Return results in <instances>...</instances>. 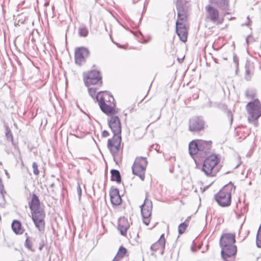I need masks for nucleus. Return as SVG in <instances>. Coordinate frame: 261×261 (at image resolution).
<instances>
[{
	"instance_id": "nucleus-7",
	"label": "nucleus",
	"mask_w": 261,
	"mask_h": 261,
	"mask_svg": "<svg viewBox=\"0 0 261 261\" xmlns=\"http://www.w3.org/2000/svg\"><path fill=\"white\" fill-rule=\"evenodd\" d=\"M205 18L207 21L211 22L216 25L222 24L224 21L223 17L220 15L218 10L211 5L205 7Z\"/></svg>"
},
{
	"instance_id": "nucleus-24",
	"label": "nucleus",
	"mask_w": 261,
	"mask_h": 261,
	"mask_svg": "<svg viewBox=\"0 0 261 261\" xmlns=\"http://www.w3.org/2000/svg\"><path fill=\"white\" fill-rule=\"evenodd\" d=\"M111 180L116 181L117 182L119 183L121 181V176L120 172L118 170L113 169L111 171Z\"/></svg>"
},
{
	"instance_id": "nucleus-46",
	"label": "nucleus",
	"mask_w": 261,
	"mask_h": 261,
	"mask_svg": "<svg viewBox=\"0 0 261 261\" xmlns=\"http://www.w3.org/2000/svg\"><path fill=\"white\" fill-rule=\"evenodd\" d=\"M6 135H7V137H8V138L9 137H10V135H9V134H6Z\"/></svg>"
},
{
	"instance_id": "nucleus-47",
	"label": "nucleus",
	"mask_w": 261,
	"mask_h": 261,
	"mask_svg": "<svg viewBox=\"0 0 261 261\" xmlns=\"http://www.w3.org/2000/svg\"><path fill=\"white\" fill-rule=\"evenodd\" d=\"M6 135H7V137H8V138L9 137H10V135H9V134H6Z\"/></svg>"
},
{
	"instance_id": "nucleus-3",
	"label": "nucleus",
	"mask_w": 261,
	"mask_h": 261,
	"mask_svg": "<svg viewBox=\"0 0 261 261\" xmlns=\"http://www.w3.org/2000/svg\"><path fill=\"white\" fill-rule=\"evenodd\" d=\"M235 236L231 233H226L223 235L220 241V245L222 248L221 256L224 260L230 257L237 253V247L234 245Z\"/></svg>"
},
{
	"instance_id": "nucleus-49",
	"label": "nucleus",
	"mask_w": 261,
	"mask_h": 261,
	"mask_svg": "<svg viewBox=\"0 0 261 261\" xmlns=\"http://www.w3.org/2000/svg\"><path fill=\"white\" fill-rule=\"evenodd\" d=\"M48 4H45V6H47Z\"/></svg>"
},
{
	"instance_id": "nucleus-12",
	"label": "nucleus",
	"mask_w": 261,
	"mask_h": 261,
	"mask_svg": "<svg viewBox=\"0 0 261 261\" xmlns=\"http://www.w3.org/2000/svg\"><path fill=\"white\" fill-rule=\"evenodd\" d=\"M204 122L203 120L199 117L192 118L189 121V130L191 132L199 131L203 129Z\"/></svg>"
},
{
	"instance_id": "nucleus-11",
	"label": "nucleus",
	"mask_w": 261,
	"mask_h": 261,
	"mask_svg": "<svg viewBox=\"0 0 261 261\" xmlns=\"http://www.w3.org/2000/svg\"><path fill=\"white\" fill-rule=\"evenodd\" d=\"M89 51L85 47H81L77 48L75 50V62L79 65L84 63L86 59L88 57Z\"/></svg>"
},
{
	"instance_id": "nucleus-25",
	"label": "nucleus",
	"mask_w": 261,
	"mask_h": 261,
	"mask_svg": "<svg viewBox=\"0 0 261 261\" xmlns=\"http://www.w3.org/2000/svg\"><path fill=\"white\" fill-rule=\"evenodd\" d=\"M79 34L81 37H85L88 35V30L86 27L85 25H81L79 27Z\"/></svg>"
},
{
	"instance_id": "nucleus-39",
	"label": "nucleus",
	"mask_w": 261,
	"mask_h": 261,
	"mask_svg": "<svg viewBox=\"0 0 261 261\" xmlns=\"http://www.w3.org/2000/svg\"><path fill=\"white\" fill-rule=\"evenodd\" d=\"M245 95H246V97H247L248 98H252L253 97L252 95L250 94L248 91H246Z\"/></svg>"
},
{
	"instance_id": "nucleus-41",
	"label": "nucleus",
	"mask_w": 261,
	"mask_h": 261,
	"mask_svg": "<svg viewBox=\"0 0 261 261\" xmlns=\"http://www.w3.org/2000/svg\"><path fill=\"white\" fill-rule=\"evenodd\" d=\"M190 219V217H189L187 218V219L185 221V222H187L188 223V225L189 224V222Z\"/></svg>"
},
{
	"instance_id": "nucleus-38",
	"label": "nucleus",
	"mask_w": 261,
	"mask_h": 261,
	"mask_svg": "<svg viewBox=\"0 0 261 261\" xmlns=\"http://www.w3.org/2000/svg\"><path fill=\"white\" fill-rule=\"evenodd\" d=\"M109 134L108 131L103 130L102 132V137H108L109 136Z\"/></svg>"
},
{
	"instance_id": "nucleus-45",
	"label": "nucleus",
	"mask_w": 261,
	"mask_h": 261,
	"mask_svg": "<svg viewBox=\"0 0 261 261\" xmlns=\"http://www.w3.org/2000/svg\"><path fill=\"white\" fill-rule=\"evenodd\" d=\"M137 1H138V0H133L134 4H135Z\"/></svg>"
},
{
	"instance_id": "nucleus-17",
	"label": "nucleus",
	"mask_w": 261,
	"mask_h": 261,
	"mask_svg": "<svg viewBox=\"0 0 261 261\" xmlns=\"http://www.w3.org/2000/svg\"><path fill=\"white\" fill-rule=\"evenodd\" d=\"M98 95H96V98L99 102L98 103L101 111L107 114L113 113L114 110L113 107L107 105L105 101L104 98H100V99L98 100Z\"/></svg>"
},
{
	"instance_id": "nucleus-30",
	"label": "nucleus",
	"mask_w": 261,
	"mask_h": 261,
	"mask_svg": "<svg viewBox=\"0 0 261 261\" xmlns=\"http://www.w3.org/2000/svg\"><path fill=\"white\" fill-rule=\"evenodd\" d=\"M88 92L89 93V95L92 97L94 98L95 96V94L96 92V89L93 88H88Z\"/></svg>"
},
{
	"instance_id": "nucleus-37",
	"label": "nucleus",
	"mask_w": 261,
	"mask_h": 261,
	"mask_svg": "<svg viewBox=\"0 0 261 261\" xmlns=\"http://www.w3.org/2000/svg\"><path fill=\"white\" fill-rule=\"evenodd\" d=\"M247 20H248L247 22L245 23V24H243L242 25H245L248 26L250 24V23H251V20L250 19L249 17L248 16L247 17Z\"/></svg>"
},
{
	"instance_id": "nucleus-10",
	"label": "nucleus",
	"mask_w": 261,
	"mask_h": 261,
	"mask_svg": "<svg viewBox=\"0 0 261 261\" xmlns=\"http://www.w3.org/2000/svg\"><path fill=\"white\" fill-rule=\"evenodd\" d=\"M181 17H178L176 22V31L180 40L185 42L187 40L188 31L186 27L185 22L187 21V17H184L183 19Z\"/></svg>"
},
{
	"instance_id": "nucleus-52",
	"label": "nucleus",
	"mask_w": 261,
	"mask_h": 261,
	"mask_svg": "<svg viewBox=\"0 0 261 261\" xmlns=\"http://www.w3.org/2000/svg\"><path fill=\"white\" fill-rule=\"evenodd\" d=\"M112 261H113V260Z\"/></svg>"
},
{
	"instance_id": "nucleus-33",
	"label": "nucleus",
	"mask_w": 261,
	"mask_h": 261,
	"mask_svg": "<svg viewBox=\"0 0 261 261\" xmlns=\"http://www.w3.org/2000/svg\"><path fill=\"white\" fill-rule=\"evenodd\" d=\"M149 218L150 217H147L146 218L145 217H143V222L146 225H148L149 223V222H150V220H149Z\"/></svg>"
},
{
	"instance_id": "nucleus-28",
	"label": "nucleus",
	"mask_w": 261,
	"mask_h": 261,
	"mask_svg": "<svg viewBox=\"0 0 261 261\" xmlns=\"http://www.w3.org/2000/svg\"><path fill=\"white\" fill-rule=\"evenodd\" d=\"M256 244L257 247L261 248V232L259 231L256 235Z\"/></svg>"
},
{
	"instance_id": "nucleus-16",
	"label": "nucleus",
	"mask_w": 261,
	"mask_h": 261,
	"mask_svg": "<svg viewBox=\"0 0 261 261\" xmlns=\"http://www.w3.org/2000/svg\"><path fill=\"white\" fill-rule=\"evenodd\" d=\"M165 243L166 241L164 238V234H162L159 240L150 246V249L153 251H156L159 250L160 251L161 254L163 255L164 252Z\"/></svg>"
},
{
	"instance_id": "nucleus-42",
	"label": "nucleus",
	"mask_w": 261,
	"mask_h": 261,
	"mask_svg": "<svg viewBox=\"0 0 261 261\" xmlns=\"http://www.w3.org/2000/svg\"><path fill=\"white\" fill-rule=\"evenodd\" d=\"M250 37V36H248L247 38L246 39V42L247 43H248V40H249V38Z\"/></svg>"
},
{
	"instance_id": "nucleus-8",
	"label": "nucleus",
	"mask_w": 261,
	"mask_h": 261,
	"mask_svg": "<svg viewBox=\"0 0 261 261\" xmlns=\"http://www.w3.org/2000/svg\"><path fill=\"white\" fill-rule=\"evenodd\" d=\"M218 163V159L216 155H211L205 159L202 170L208 176H214L217 172L215 167Z\"/></svg>"
},
{
	"instance_id": "nucleus-43",
	"label": "nucleus",
	"mask_w": 261,
	"mask_h": 261,
	"mask_svg": "<svg viewBox=\"0 0 261 261\" xmlns=\"http://www.w3.org/2000/svg\"><path fill=\"white\" fill-rule=\"evenodd\" d=\"M258 231H259V232H261V224H260V226H259V229H258Z\"/></svg>"
},
{
	"instance_id": "nucleus-19",
	"label": "nucleus",
	"mask_w": 261,
	"mask_h": 261,
	"mask_svg": "<svg viewBox=\"0 0 261 261\" xmlns=\"http://www.w3.org/2000/svg\"><path fill=\"white\" fill-rule=\"evenodd\" d=\"M129 227V224L127 220L125 218H120L118 221V230L120 231V233L125 236L126 234L127 230Z\"/></svg>"
},
{
	"instance_id": "nucleus-44",
	"label": "nucleus",
	"mask_w": 261,
	"mask_h": 261,
	"mask_svg": "<svg viewBox=\"0 0 261 261\" xmlns=\"http://www.w3.org/2000/svg\"><path fill=\"white\" fill-rule=\"evenodd\" d=\"M54 186V183L51 184L50 185V187L51 188H53Z\"/></svg>"
},
{
	"instance_id": "nucleus-20",
	"label": "nucleus",
	"mask_w": 261,
	"mask_h": 261,
	"mask_svg": "<svg viewBox=\"0 0 261 261\" xmlns=\"http://www.w3.org/2000/svg\"><path fill=\"white\" fill-rule=\"evenodd\" d=\"M209 1L211 4L216 5L221 10H228L229 3V0H209Z\"/></svg>"
},
{
	"instance_id": "nucleus-14",
	"label": "nucleus",
	"mask_w": 261,
	"mask_h": 261,
	"mask_svg": "<svg viewBox=\"0 0 261 261\" xmlns=\"http://www.w3.org/2000/svg\"><path fill=\"white\" fill-rule=\"evenodd\" d=\"M198 146L199 147V151L200 152V156H204L208 154L211 149L212 142L206 141L202 140H196Z\"/></svg>"
},
{
	"instance_id": "nucleus-22",
	"label": "nucleus",
	"mask_w": 261,
	"mask_h": 261,
	"mask_svg": "<svg viewBox=\"0 0 261 261\" xmlns=\"http://www.w3.org/2000/svg\"><path fill=\"white\" fill-rule=\"evenodd\" d=\"M13 231L16 234H21L22 233V230L21 228V225L19 221L17 220H14L11 225Z\"/></svg>"
},
{
	"instance_id": "nucleus-32",
	"label": "nucleus",
	"mask_w": 261,
	"mask_h": 261,
	"mask_svg": "<svg viewBox=\"0 0 261 261\" xmlns=\"http://www.w3.org/2000/svg\"><path fill=\"white\" fill-rule=\"evenodd\" d=\"M25 246L29 249L32 250V245L31 242L27 239L25 242Z\"/></svg>"
},
{
	"instance_id": "nucleus-36",
	"label": "nucleus",
	"mask_w": 261,
	"mask_h": 261,
	"mask_svg": "<svg viewBox=\"0 0 261 261\" xmlns=\"http://www.w3.org/2000/svg\"><path fill=\"white\" fill-rule=\"evenodd\" d=\"M227 115H228V116L229 117V118H230V123H231L232 122V120H233L232 114L231 112H228Z\"/></svg>"
},
{
	"instance_id": "nucleus-48",
	"label": "nucleus",
	"mask_w": 261,
	"mask_h": 261,
	"mask_svg": "<svg viewBox=\"0 0 261 261\" xmlns=\"http://www.w3.org/2000/svg\"><path fill=\"white\" fill-rule=\"evenodd\" d=\"M246 73H247V74H249V71H248V70H246Z\"/></svg>"
},
{
	"instance_id": "nucleus-13",
	"label": "nucleus",
	"mask_w": 261,
	"mask_h": 261,
	"mask_svg": "<svg viewBox=\"0 0 261 261\" xmlns=\"http://www.w3.org/2000/svg\"><path fill=\"white\" fill-rule=\"evenodd\" d=\"M190 0H176V6L177 11V17H181L183 19L187 17V4Z\"/></svg>"
},
{
	"instance_id": "nucleus-31",
	"label": "nucleus",
	"mask_w": 261,
	"mask_h": 261,
	"mask_svg": "<svg viewBox=\"0 0 261 261\" xmlns=\"http://www.w3.org/2000/svg\"><path fill=\"white\" fill-rule=\"evenodd\" d=\"M6 193L4 190V186L2 184V179L0 178V196L2 197H4V194Z\"/></svg>"
},
{
	"instance_id": "nucleus-50",
	"label": "nucleus",
	"mask_w": 261,
	"mask_h": 261,
	"mask_svg": "<svg viewBox=\"0 0 261 261\" xmlns=\"http://www.w3.org/2000/svg\"><path fill=\"white\" fill-rule=\"evenodd\" d=\"M18 261H23V260H18Z\"/></svg>"
},
{
	"instance_id": "nucleus-21",
	"label": "nucleus",
	"mask_w": 261,
	"mask_h": 261,
	"mask_svg": "<svg viewBox=\"0 0 261 261\" xmlns=\"http://www.w3.org/2000/svg\"><path fill=\"white\" fill-rule=\"evenodd\" d=\"M189 151L191 156L198 154L200 156L199 147L198 146L197 140L192 141L189 145Z\"/></svg>"
},
{
	"instance_id": "nucleus-2",
	"label": "nucleus",
	"mask_w": 261,
	"mask_h": 261,
	"mask_svg": "<svg viewBox=\"0 0 261 261\" xmlns=\"http://www.w3.org/2000/svg\"><path fill=\"white\" fill-rule=\"evenodd\" d=\"M31 210L33 221L35 226L39 231L43 230L45 227V212L40 207V203L38 196L34 194L31 202L29 203Z\"/></svg>"
},
{
	"instance_id": "nucleus-1",
	"label": "nucleus",
	"mask_w": 261,
	"mask_h": 261,
	"mask_svg": "<svg viewBox=\"0 0 261 261\" xmlns=\"http://www.w3.org/2000/svg\"><path fill=\"white\" fill-rule=\"evenodd\" d=\"M109 125L114 134L113 137L108 141V147L116 164L121 161L120 149L121 142V127L118 116L111 117L109 120Z\"/></svg>"
},
{
	"instance_id": "nucleus-40",
	"label": "nucleus",
	"mask_w": 261,
	"mask_h": 261,
	"mask_svg": "<svg viewBox=\"0 0 261 261\" xmlns=\"http://www.w3.org/2000/svg\"><path fill=\"white\" fill-rule=\"evenodd\" d=\"M5 174H6V175H7V177H8V178H10V175H9V174L8 173V171H7L6 170H5Z\"/></svg>"
},
{
	"instance_id": "nucleus-5",
	"label": "nucleus",
	"mask_w": 261,
	"mask_h": 261,
	"mask_svg": "<svg viewBox=\"0 0 261 261\" xmlns=\"http://www.w3.org/2000/svg\"><path fill=\"white\" fill-rule=\"evenodd\" d=\"M248 120L250 122L255 121L261 116V104L258 99L249 102L246 105Z\"/></svg>"
},
{
	"instance_id": "nucleus-15",
	"label": "nucleus",
	"mask_w": 261,
	"mask_h": 261,
	"mask_svg": "<svg viewBox=\"0 0 261 261\" xmlns=\"http://www.w3.org/2000/svg\"><path fill=\"white\" fill-rule=\"evenodd\" d=\"M142 217H150L151 215L152 204L151 201L145 199L143 204L140 206Z\"/></svg>"
},
{
	"instance_id": "nucleus-29",
	"label": "nucleus",
	"mask_w": 261,
	"mask_h": 261,
	"mask_svg": "<svg viewBox=\"0 0 261 261\" xmlns=\"http://www.w3.org/2000/svg\"><path fill=\"white\" fill-rule=\"evenodd\" d=\"M32 167L33 169V173L35 175H38L39 173V171L38 169V165L36 162H33L32 164Z\"/></svg>"
},
{
	"instance_id": "nucleus-27",
	"label": "nucleus",
	"mask_w": 261,
	"mask_h": 261,
	"mask_svg": "<svg viewBox=\"0 0 261 261\" xmlns=\"http://www.w3.org/2000/svg\"><path fill=\"white\" fill-rule=\"evenodd\" d=\"M100 98H105V101H108L110 103L113 102L114 101V98L112 95H110L108 93H104L102 96H101Z\"/></svg>"
},
{
	"instance_id": "nucleus-6",
	"label": "nucleus",
	"mask_w": 261,
	"mask_h": 261,
	"mask_svg": "<svg viewBox=\"0 0 261 261\" xmlns=\"http://www.w3.org/2000/svg\"><path fill=\"white\" fill-rule=\"evenodd\" d=\"M147 165L146 159L141 156L136 158L132 166L133 174L138 176L142 180L144 179Z\"/></svg>"
},
{
	"instance_id": "nucleus-34",
	"label": "nucleus",
	"mask_w": 261,
	"mask_h": 261,
	"mask_svg": "<svg viewBox=\"0 0 261 261\" xmlns=\"http://www.w3.org/2000/svg\"><path fill=\"white\" fill-rule=\"evenodd\" d=\"M77 192L79 197L80 198L81 195H82V189L79 184L78 185V186L77 188Z\"/></svg>"
},
{
	"instance_id": "nucleus-18",
	"label": "nucleus",
	"mask_w": 261,
	"mask_h": 261,
	"mask_svg": "<svg viewBox=\"0 0 261 261\" xmlns=\"http://www.w3.org/2000/svg\"><path fill=\"white\" fill-rule=\"evenodd\" d=\"M110 196L112 204L118 205L121 203V198L117 189L111 190L110 192Z\"/></svg>"
},
{
	"instance_id": "nucleus-4",
	"label": "nucleus",
	"mask_w": 261,
	"mask_h": 261,
	"mask_svg": "<svg viewBox=\"0 0 261 261\" xmlns=\"http://www.w3.org/2000/svg\"><path fill=\"white\" fill-rule=\"evenodd\" d=\"M234 189L235 187L231 182L225 186L215 195L218 204L222 207L229 206L231 204V193Z\"/></svg>"
},
{
	"instance_id": "nucleus-9",
	"label": "nucleus",
	"mask_w": 261,
	"mask_h": 261,
	"mask_svg": "<svg viewBox=\"0 0 261 261\" xmlns=\"http://www.w3.org/2000/svg\"><path fill=\"white\" fill-rule=\"evenodd\" d=\"M84 81L87 87L91 85H95L98 83L101 84V77L99 72L97 70H92L84 74Z\"/></svg>"
},
{
	"instance_id": "nucleus-23",
	"label": "nucleus",
	"mask_w": 261,
	"mask_h": 261,
	"mask_svg": "<svg viewBox=\"0 0 261 261\" xmlns=\"http://www.w3.org/2000/svg\"><path fill=\"white\" fill-rule=\"evenodd\" d=\"M126 253V249L123 247H120L117 252V254L113 258V261H119L124 257Z\"/></svg>"
},
{
	"instance_id": "nucleus-51",
	"label": "nucleus",
	"mask_w": 261,
	"mask_h": 261,
	"mask_svg": "<svg viewBox=\"0 0 261 261\" xmlns=\"http://www.w3.org/2000/svg\"><path fill=\"white\" fill-rule=\"evenodd\" d=\"M98 0H96V1H97Z\"/></svg>"
},
{
	"instance_id": "nucleus-35",
	"label": "nucleus",
	"mask_w": 261,
	"mask_h": 261,
	"mask_svg": "<svg viewBox=\"0 0 261 261\" xmlns=\"http://www.w3.org/2000/svg\"><path fill=\"white\" fill-rule=\"evenodd\" d=\"M233 62L235 63L237 67L239 65V59L236 56L233 57Z\"/></svg>"
},
{
	"instance_id": "nucleus-26",
	"label": "nucleus",
	"mask_w": 261,
	"mask_h": 261,
	"mask_svg": "<svg viewBox=\"0 0 261 261\" xmlns=\"http://www.w3.org/2000/svg\"><path fill=\"white\" fill-rule=\"evenodd\" d=\"M188 223L187 222H184L183 223L180 224L178 226V233L180 234L184 233L185 232L187 227H188Z\"/></svg>"
}]
</instances>
